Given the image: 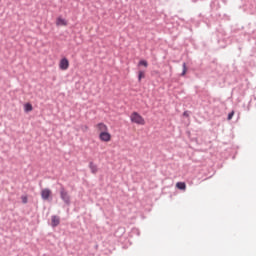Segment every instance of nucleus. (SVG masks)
<instances>
[{"instance_id":"obj_3","label":"nucleus","mask_w":256,"mask_h":256,"mask_svg":"<svg viewBox=\"0 0 256 256\" xmlns=\"http://www.w3.org/2000/svg\"><path fill=\"white\" fill-rule=\"evenodd\" d=\"M51 189L49 188H44L41 190V199H43V201H49V199H53L51 198Z\"/></svg>"},{"instance_id":"obj_14","label":"nucleus","mask_w":256,"mask_h":256,"mask_svg":"<svg viewBox=\"0 0 256 256\" xmlns=\"http://www.w3.org/2000/svg\"><path fill=\"white\" fill-rule=\"evenodd\" d=\"M57 25H67V20H65L63 18H58Z\"/></svg>"},{"instance_id":"obj_2","label":"nucleus","mask_w":256,"mask_h":256,"mask_svg":"<svg viewBox=\"0 0 256 256\" xmlns=\"http://www.w3.org/2000/svg\"><path fill=\"white\" fill-rule=\"evenodd\" d=\"M60 199L64 201L65 205H71V196H69V192L65 190V187L60 188Z\"/></svg>"},{"instance_id":"obj_12","label":"nucleus","mask_w":256,"mask_h":256,"mask_svg":"<svg viewBox=\"0 0 256 256\" xmlns=\"http://www.w3.org/2000/svg\"><path fill=\"white\" fill-rule=\"evenodd\" d=\"M24 111H25L26 113H29L30 111H33V105H31V103H26V104L24 105Z\"/></svg>"},{"instance_id":"obj_7","label":"nucleus","mask_w":256,"mask_h":256,"mask_svg":"<svg viewBox=\"0 0 256 256\" xmlns=\"http://www.w3.org/2000/svg\"><path fill=\"white\" fill-rule=\"evenodd\" d=\"M51 221H52L51 223L52 227H58V225L61 223V218H59V216L57 215H53L51 217Z\"/></svg>"},{"instance_id":"obj_20","label":"nucleus","mask_w":256,"mask_h":256,"mask_svg":"<svg viewBox=\"0 0 256 256\" xmlns=\"http://www.w3.org/2000/svg\"><path fill=\"white\" fill-rule=\"evenodd\" d=\"M183 117H189V112L187 111L183 112Z\"/></svg>"},{"instance_id":"obj_8","label":"nucleus","mask_w":256,"mask_h":256,"mask_svg":"<svg viewBox=\"0 0 256 256\" xmlns=\"http://www.w3.org/2000/svg\"><path fill=\"white\" fill-rule=\"evenodd\" d=\"M248 9H249L250 13H252V14L256 13V0L249 1Z\"/></svg>"},{"instance_id":"obj_16","label":"nucleus","mask_w":256,"mask_h":256,"mask_svg":"<svg viewBox=\"0 0 256 256\" xmlns=\"http://www.w3.org/2000/svg\"><path fill=\"white\" fill-rule=\"evenodd\" d=\"M145 77V72L139 71L138 72V81L141 82V79Z\"/></svg>"},{"instance_id":"obj_9","label":"nucleus","mask_w":256,"mask_h":256,"mask_svg":"<svg viewBox=\"0 0 256 256\" xmlns=\"http://www.w3.org/2000/svg\"><path fill=\"white\" fill-rule=\"evenodd\" d=\"M89 169H90V171H91V173H92L93 175H96V174H97V171H99V169L97 168L96 164L93 163V162H90V163H89Z\"/></svg>"},{"instance_id":"obj_15","label":"nucleus","mask_w":256,"mask_h":256,"mask_svg":"<svg viewBox=\"0 0 256 256\" xmlns=\"http://www.w3.org/2000/svg\"><path fill=\"white\" fill-rule=\"evenodd\" d=\"M138 65H142L143 67H149V62H147V60H140Z\"/></svg>"},{"instance_id":"obj_5","label":"nucleus","mask_w":256,"mask_h":256,"mask_svg":"<svg viewBox=\"0 0 256 256\" xmlns=\"http://www.w3.org/2000/svg\"><path fill=\"white\" fill-rule=\"evenodd\" d=\"M59 68L62 71H67V69H69V60L67 58H62L60 60Z\"/></svg>"},{"instance_id":"obj_19","label":"nucleus","mask_w":256,"mask_h":256,"mask_svg":"<svg viewBox=\"0 0 256 256\" xmlns=\"http://www.w3.org/2000/svg\"><path fill=\"white\" fill-rule=\"evenodd\" d=\"M22 203H27V196H22Z\"/></svg>"},{"instance_id":"obj_17","label":"nucleus","mask_w":256,"mask_h":256,"mask_svg":"<svg viewBox=\"0 0 256 256\" xmlns=\"http://www.w3.org/2000/svg\"><path fill=\"white\" fill-rule=\"evenodd\" d=\"M233 115H235V111H231L229 114H228V117H227V120L228 121H231L233 119Z\"/></svg>"},{"instance_id":"obj_10","label":"nucleus","mask_w":256,"mask_h":256,"mask_svg":"<svg viewBox=\"0 0 256 256\" xmlns=\"http://www.w3.org/2000/svg\"><path fill=\"white\" fill-rule=\"evenodd\" d=\"M176 187L180 191H185V189H187V184H185V182H177Z\"/></svg>"},{"instance_id":"obj_21","label":"nucleus","mask_w":256,"mask_h":256,"mask_svg":"<svg viewBox=\"0 0 256 256\" xmlns=\"http://www.w3.org/2000/svg\"><path fill=\"white\" fill-rule=\"evenodd\" d=\"M84 129H88V127H87V126H85V127H84Z\"/></svg>"},{"instance_id":"obj_4","label":"nucleus","mask_w":256,"mask_h":256,"mask_svg":"<svg viewBox=\"0 0 256 256\" xmlns=\"http://www.w3.org/2000/svg\"><path fill=\"white\" fill-rule=\"evenodd\" d=\"M100 141H103L104 143H109L111 141V134L109 132H100L99 134Z\"/></svg>"},{"instance_id":"obj_1","label":"nucleus","mask_w":256,"mask_h":256,"mask_svg":"<svg viewBox=\"0 0 256 256\" xmlns=\"http://www.w3.org/2000/svg\"><path fill=\"white\" fill-rule=\"evenodd\" d=\"M131 123H135L136 125H145V118L141 116L138 112H132L130 115Z\"/></svg>"},{"instance_id":"obj_13","label":"nucleus","mask_w":256,"mask_h":256,"mask_svg":"<svg viewBox=\"0 0 256 256\" xmlns=\"http://www.w3.org/2000/svg\"><path fill=\"white\" fill-rule=\"evenodd\" d=\"M185 75H187V63L183 62L181 77H185Z\"/></svg>"},{"instance_id":"obj_6","label":"nucleus","mask_w":256,"mask_h":256,"mask_svg":"<svg viewBox=\"0 0 256 256\" xmlns=\"http://www.w3.org/2000/svg\"><path fill=\"white\" fill-rule=\"evenodd\" d=\"M210 7L212 11H218V9H221V0H212Z\"/></svg>"},{"instance_id":"obj_11","label":"nucleus","mask_w":256,"mask_h":256,"mask_svg":"<svg viewBox=\"0 0 256 256\" xmlns=\"http://www.w3.org/2000/svg\"><path fill=\"white\" fill-rule=\"evenodd\" d=\"M98 129L101 132H107L108 131L107 125H105V123H98Z\"/></svg>"},{"instance_id":"obj_18","label":"nucleus","mask_w":256,"mask_h":256,"mask_svg":"<svg viewBox=\"0 0 256 256\" xmlns=\"http://www.w3.org/2000/svg\"><path fill=\"white\" fill-rule=\"evenodd\" d=\"M118 232H120L121 235H123V233H125V229L123 227H119L118 230L116 231L115 235H117Z\"/></svg>"}]
</instances>
